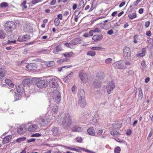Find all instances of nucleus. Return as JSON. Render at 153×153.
I'll return each mask as SVG.
<instances>
[{
    "label": "nucleus",
    "instance_id": "obj_49",
    "mask_svg": "<svg viewBox=\"0 0 153 153\" xmlns=\"http://www.w3.org/2000/svg\"><path fill=\"white\" fill-rule=\"evenodd\" d=\"M7 43L6 44H15L16 42V40H13V41H10L9 40H8L7 41Z\"/></svg>",
    "mask_w": 153,
    "mask_h": 153
},
{
    "label": "nucleus",
    "instance_id": "obj_55",
    "mask_svg": "<svg viewBox=\"0 0 153 153\" xmlns=\"http://www.w3.org/2000/svg\"><path fill=\"white\" fill-rule=\"evenodd\" d=\"M82 137H77L76 138V140L77 142L79 143H81L82 141Z\"/></svg>",
    "mask_w": 153,
    "mask_h": 153
},
{
    "label": "nucleus",
    "instance_id": "obj_32",
    "mask_svg": "<svg viewBox=\"0 0 153 153\" xmlns=\"http://www.w3.org/2000/svg\"><path fill=\"white\" fill-rule=\"evenodd\" d=\"M138 90L139 92L138 94V99L141 100L143 97V93L142 90L140 88H138Z\"/></svg>",
    "mask_w": 153,
    "mask_h": 153
},
{
    "label": "nucleus",
    "instance_id": "obj_44",
    "mask_svg": "<svg viewBox=\"0 0 153 153\" xmlns=\"http://www.w3.org/2000/svg\"><path fill=\"white\" fill-rule=\"evenodd\" d=\"M43 0H32L31 3L33 4H35L37 3L41 2Z\"/></svg>",
    "mask_w": 153,
    "mask_h": 153
},
{
    "label": "nucleus",
    "instance_id": "obj_28",
    "mask_svg": "<svg viewBox=\"0 0 153 153\" xmlns=\"http://www.w3.org/2000/svg\"><path fill=\"white\" fill-rule=\"evenodd\" d=\"M94 87L95 88H98L101 86V82L99 80L96 79L94 82L93 84Z\"/></svg>",
    "mask_w": 153,
    "mask_h": 153
},
{
    "label": "nucleus",
    "instance_id": "obj_51",
    "mask_svg": "<svg viewBox=\"0 0 153 153\" xmlns=\"http://www.w3.org/2000/svg\"><path fill=\"white\" fill-rule=\"evenodd\" d=\"M94 33L97 32L99 33L101 32V30L100 29L97 28H95L93 30Z\"/></svg>",
    "mask_w": 153,
    "mask_h": 153
},
{
    "label": "nucleus",
    "instance_id": "obj_2",
    "mask_svg": "<svg viewBox=\"0 0 153 153\" xmlns=\"http://www.w3.org/2000/svg\"><path fill=\"white\" fill-rule=\"evenodd\" d=\"M5 30L7 32H11L16 27L15 23L12 21H7L4 25Z\"/></svg>",
    "mask_w": 153,
    "mask_h": 153
},
{
    "label": "nucleus",
    "instance_id": "obj_6",
    "mask_svg": "<svg viewBox=\"0 0 153 153\" xmlns=\"http://www.w3.org/2000/svg\"><path fill=\"white\" fill-rule=\"evenodd\" d=\"M17 90V92H16L14 96L15 100L14 101H16L21 99L22 95V91L23 90L22 87L21 85H19L16 89Z\"/></svg>",
    "mask_w": 153,
    "mask_h": 153
},
{
    "label": "nucleus",
    "instance_id": "obj_62",
    "mask_svg": "<svg viewBox=\"0 0 153 153\" xmlns=\"http://www.w3.org/2000/svg\"><path fill=\"white\" fill-rule=\"evenodd\" d=\"M56 3V0H52V1L50 2V4L51 5H53L55 4Z\"/></svg>",
    "mask_w": 153,
    "mask_h": 153
},
{
    "label": "nucleus",
    "instance_id": "obj_4",
    "mask_svg": "<svg viewBox=\"0 0 153 153\" xmlns=\"http://www.w3.org/2000/svg\"><path fill=\"white\" fill-rule=\"evenodd\" d=\"M51 119L48 118L47 115L39 119L38 122L39 124L42 126H45L50 122Z\"/></svg>",
    "mask_w": 153,
    "mask_h": 153
},
{
    "label": "nucleus",
    "instance_id": "obj_38",
    "mask_svg": "<svg viewBox=\"0 0 153 153\" xmlns=\"http://www.w3.org/2000/svg\"><path fill=\"white\" fill-rule=\"evenodd\" d=\"M69 60L67 59H62L57 61V62L59 63H62L63 62H67Z\"/></svg>",
    "mask_w": 153,
    "mask_h": 153
},
{
    "label": "nucleus",
    "instance_id": "obj_53",
    "mask_svg": "<svg viewBox=\"0 0 153 153\" xmlns=\"http://www.w3.org/2000/svg\"><path fill=\"white\" fill-rule=\"evenodd\" d=\"M112 61V59L111 58H108L105 59V62L106 63L108 64L111 62Z\"/></svg>",
    "mask_w": 153,
    "mask_h": 153
},
{
    "label": "nucleus",
    "instance_id": "obj_61",
    "mask_svg": "<svg viewBox=\"0 0 153 153\" xmlns=\"http://www.w3.org/2000/svg\"><path fill=\"white\" fill-rule=\"evenodd\" d=\"M146 35L149 37H150L151 36V32L150 30H148L146 31Z\"/></svg>",
    "mask_w": 153,
    "mask_h": 153
},
{
    "label": "nucleus",
    "instance_id": "obj_46",
    "mask_svg": "<svg viewBox=\"0 0 153 153\" xmlns=\"http://www.w3.org/2000/svg\"><path fill=\"white\" fill-rule=\"evenodd\" d=\"M131 119L130 117H128L127 118L126 120V123L127 125L128 126L131 123Z\"/></svg>",
    "mask_w": 153,
    "mask_h": 153
},
{
    "label": "nucleus",
    "instance_id": "obj_16",
    "mask_svg": "<svg viewBox=\"0 0 153 153\" xmlns=\"http://www.w3.org/2000/svg\"><path fill=\"white\" fill-rule=\"evenodd\" d=\"M26 67L29 70H36L37 68V65L35 63H30L27 65Z\"/></svg>",
    "mask_w": 153,
    "mask_h": 153
},
{
    "label": "nucleus",
    "instance_id": "obj_5",
    "mask_svg": "<svg viewBox=\"0 0 153 153\" xmlns=\"http://www.w3.org/2000/svg\"><path fill=\"white\" fill-rule=\"evenodd\" d=\"M36 79V82L37 86L39 88H45L48 85V80L46 79H41L37 81Z\"/></svg>",
    "mask_w": 153,
    "mask_h": 153
},
{
    "label": "nucleus",
    "instance_id": "obj_13",
    "mask_svg": "<svg viewBox=\"0 0 153 153\" xmlns=\"http://www.w3.org/2000/svg\"><path fill=\"white\" fill-rule=\"evenodd\" d=\"M108 20H105L104 21L103 23L100 24V27L104 29H108L110 27V22H107Z\"/></svg>",
    "mask_w": 153,
    "mask_h": 153
},
{
    "label": "nucleus",
    "instance_id": "obj_47",
    "mask_svg": "<svg viewBox=\"0 0 153 153\" xmlns=\"http://www.w3.org/2000/svg\"><path fill=\"white\" fill-rule=\"evenodd\" d=\"M26 3V1L25 0L22 3H21V5L22 6V7L25 9H26L27 7V6L25 5Z\"/></svg>",
    "mask_w": 153,
    "mask_h": 153
},
{
    "label": "nucleus",
    "instance_id": "obj_34",
    "mask_svg": "<svg viewBox=\"0 0 153 153\" xmlns=\"http://www.w3.org/2000/svg\"><path fill=\"white\" fill-rule=\"evenodd\" d=\"M55 65V62L53 61H50L46 63V65L48 67H51L54 66Z\"/></svg>",
    "mask_w": 153,
    "mask_h": 153
},
{
    "label": "nucleus",
    "instance_id": "obj_42",
    "mask_svg": "<svg viewBox=\"0 0 153 153\" xmlns=\"http://www.w3.org/2000/svg\"><path fill=\"white\" fill-rule=\"evenodd\" d=\"M60 21L58 18H56L54 20V24L56 26H58L59 23Z\"/></svg>",
    "mask_w": 153,
    "mask_h": 153
},
{
    "label": "nucleus",
    "instance_id": "obj_15",
    "mask_svg": "<svg viewBox=\"0 0 153 153\" xmlns=\"http://www.w3.org/2000/svg\"><path fill=\"white\" fill-rule=\"evenodd\" d=\"M79 76L80 79L82 81L85 80L87 78V74L83 71L79 72Z\"/></svg>",
    "mask_w": 153,
    "mask_h": 153
},
{
    "label": "nucleus",
    "instance_id": "obj_19",
    "mask_svg": "<svg viewBox=\"0 0 153 153\" xmlns=\"http://www.w3.org/2000/svg\"><path fill=\"white\" fill-rule=\"evenodd\" d=\"M12 136L11 135H7L3 139L2 143L5 144L10 141L12 139Z\"/></svg>",
    "mask_w": 153,
    "mask_h": 153
},
{
    "label": "nucleus",
    "instance_id": "obj_17",
    "mask_svg": "<svg viewBox=\"0 0 153 153\" xmlns=\"http://www.w3.org/2000/svg\"><path fill=\"white\" fill-rule=\"evenodd\" d=\"M30 36L28 34H26L23 36L22 37L19 36L17 39V41L19 42L25 41L30 39Z\"/></svg>",
    "mask_w": 153,
    "mask_h": 153
},
{
    "label": "nucleus",
    "instance_id": "obj_3",
    "mask_svg": "<svg viewBox=\"0 0 153 153\" xmlns=\"http://www.w3.org/2000/svg\"><path fill=\"white\" fill-rule=\"evenodd\" d=\"M53 99L51 102L53 101L56 103H58L61 100V94L58 90L54 91L53 95Z\"/></svg>",
    "mask_w": 153,
    "mask_h": 153
},
{
    "label": "nucleus",
    "instance_id": "obj_26",
    "mask_svg": "<svg viewBox=\"0 0 153 153\" xmlns=\"http://www.w3.org/2000/svg\"><path fill=\"white\" fill-rule=\"evenodd\" d=\"M115 64L116 65V68H117L122 69L124 68V66L122 63V61H120L116 62Z\"/></svg>",
    "mask_w": 153,
    "mask_h": 153
},
{
    "label": "nucleus",
    "instance_id": "obj_1",
    "mask_svg": "<svg viewBox=\"0 0 153 153\" xmlns=\"http://www.w3.org/2000/svg\"><path fill=\"white\" fill-rule=\"evenodd\" d=\"M78 121L76 122L74 120L72 122V117L68 113L66 114L62 119L61 124L62 126V127L64 129H68L69 128L72 123H77Z\"/></svg>",
    "mask_w": 153,
    "mask_h": 153
},
{
    "label": "nucleus",
    "instance_id": "obj_63",
    "mask_svg": "<svg viewBox=\"0 0 153 153\" xmlns=\"http://www.w3.org/2000/svg\"><path fill=\"white\" fill-rule=\"evenodd\" d=\"M144 9L142 8H140L138 11L139 13L140 14H142L143 13Z\"/></svg>",
    "mask_w": 153,
    "mask_h": 153
},
{
    "label": "nucleus",
    "instance_id": "obj_20",
    "mask_svg": "<svg viewBox=\"0 0 153 153\" xmlns=\"http://www.w3.org/2000/svg\"><path fill=\"white\" fill-rule=\"evenodd\" d=\"M103 35H96L93 37L92 39L94 40L95 42L100 41L103 38Z\"/></svg>",
    "mask_w": 153,
    "mask_h": 153
},
{
    "label": "nucleus",
    "instance_id": "obj_9",
    "mask_svg": "<svg viewBox=\"0 0 153 153\" xmlns=\"http://www.w3.org/2000/svg\"><path fill=\"white\" fill-rule=\"evenodd\" d=\"M115 87V85L113 81H110L108 83L106 88L108 94H110L111 93V91Z\"/></svg>",
    "mask_w": 153,
    "mask_h": 153
},
{
    "label": "nucleus",
    "instance_id": "obj_54",
    "mask_svg": "<svg viewBox=\"0 0 153 153\" xmlns=\"http://www.w3.org/2000/svg\"><path fill=\"white\" fill-rule=\"evenodd\" d=\"M64 56L66 57H70L71 56L72 54L71 53H68L67 54L66 53L64 54Z\"/></svg>",
    "mask_w": 153,
    "mask_h": 153
},
{
    "label": "nucleus",
    "instance_id": "obj_64",
    "mask_svg": "<svg viewBox=\"0 0 153 153\" xmlns=\"http://www.w3.org/2000/svg\"><path fill=\"white\" fill-rule=\"evenodd\" d=\"M103 131L102 130H100L98 131L97 132V134L99 135H101L102 134V133Z\"/></svg>",
    "mask_w": 153,
    "mask_h": 153
},
{
    "label": "nucleus",
    "instance_id": "obj_60",
    "mask_svg": "<svg viewBox=\"0 0 153 153\" xmlns=\"http://www.w3.org/2000/svg\"><path fill=\"white\" fill-rule=\"evenodd\" d=\"M107 33L109 35H111L113 33V31L111 29L107 31Z\"/></svg>",
    "mask_w": 153,
    "mask_h": 153
},
{
    "label": "nucleus",
    "instance_id": "obj_35",
    "mask_svg": "<svg viewBox=\"0 0 153 153\" xmlns=\"http://www.w3.org/2000/svg\"><path fill=\"white\" fill-rule=\"evenodd\" d=\"M111 134L113 136H117L119 134V132H118L116 130L114 129L111 131Z\"/></svg>",
    "mask_w": 153,
    "mask_h": 153
},
{
    "label": "nucleus",
    "instance_id": "obj_21",
    "mask_svg": "<svg viewBox=\"0 0 153 153\" xmlns=\"http://www.w3.org/2000/svg\"><path fill=\"white\" fill-rule=\"evenodd\" d=\"M71 130L73 132H80L83 131V128L80 127L76 126L72 127Z\"/></svg>",
    "mask_w": 153,
    "mask_h": 153
},
{
    "label": "nucleus",
    "instance_id": "obj_41",
    "mask_svg": "<svg viewBox=\"0 0 153 153\" xmlns=\"http://www.w3.org/2000/svg\"><path fill=\"white\" fill-rule=\"evenodd\" d=\"M121 151L120 148L119 146L116 147L114 149V153H120Z\"/></svg>",
    "mask_w": 153,
    "mask_h": 153
},
{
    "label": "nucleus",
    "instance_id": "obj_33",
    "mask_svg": "<svg viewBox=\"0 0 153 153\" xmlns=\"http://www.w3.org/2000/svg\"><path fill=\"white\" fill-rule=\"evenodd\" d=\"M99 119V118L98 117L97 114H95L93 117L92 119V122L94 123H96L98 122V120Z\"/></svg>",
    "mask_w": 153,
    "mask_h": 153
},
{
    "label": "nucleus",
    "instance_id": "obj_23",
    "mask_svg": "<svg viewBox=\"0 0 153 153\" xmlns=\"http://www.w3.org/2000/svg\"><path fill=\"white\" fill-rule=\"evenodd\" d=\"M122 126V123L120 121H117L113 124L114 128L118 129L120 128Z\"/></svg>",
    "mask_w": 153,
    "mask_h": 153
},
{
    "label": "nucleus",
    "instance_id": "obj_48",
    "mask_svg": "<svg viewBox=\"0 0 153 153\" xmlns=\"http://www.w3.org/2000/svg\"><path fill=\"white\" fill-rule=\"evenodd\" d=\"M102 48L100 47H93L91 48V49L92 50H100V49H101Z\"/></svg>",
    "mask_w": 153,
    "mask_h": 153
},
{
    "label": "nucleus",
    "instance_id": "obj_24",
    "mask_svg": "<svg viewBox=\"0 0 153 153\" xmlns=\"http://www.w3.org/2000/svg\"><path fill=\"white\" fill-rule=\"evenodd\" d=\"M37 126L36 125H32L29 126L28 130L30 132L36 131L37 130Z\"/></svg>",
    "mask_w": 153,
    "mask_h": 153
},
{
    "label": "nucleus",
    "instance_id": "obj_52",
    "mask_svg": "<svg viewBox=\"0 0 153 153\" xmlns=\"http://www.w3.org/2000/svg\"><path fill=\"white\" fill-rule=\"evenodd\" d=\"M141 1V0H137L133 2V5L135 6H137L138 4L140 3Z\"/></svg>",
    "mask_w": 153,
    "mask_h": 153
},
{
    "label": "nucleus",
    "instance_id": "obj_56",
    "mask_svg": "<svg viewBox=\"0 0 153 153\" xmlns=\"http://www.w3.org/2000/svg\"><path fill=\"white\" fill-rule=\"evenodd\" d=\"M150 22L149 21H148L146 22L145 23V26L146 28H147L149 27V26L150 25Z\"/></svg>",
    "mask_w": 153,
    "mask_h": 153
},
{
    "label": "nucleus",
    "instance_id": "obj_29",
    "mask_svg": "<svg viewBox=\"0 0 153 153\" xmlns=\"http://www.w3.org/2000/svg\"><path fill=\"white\" fill-rule=\"evenodd\" d=\"M88 132L91 135L94 136L95 135V132L93 127H91L87 130Z\"/></svg>",
    "mask_w": 153,
    "mask_h": 153
},
{
    "label": "nucleus",
    "instance_id": "obj_10",
    "mask_svg": "<svg viewBox=\"0 0 153 153\" xmlns=\"http://www.w3.org/2000/svg\"><path fill=\"white\" fill-rule=\"evenodd\" d=\"M36 78H33L31 81H30V78H27L24 79L22 81V84L24 86H29L32 82H36Z\"/></svg>",
    "mask_w": 153,
    "mask_h": 153
},
{
    "label": "nucleus",
    "instance_id": "obj_7",
    "mask_svg": "<svg viewBox=\"0 0 153 153\" xmlns=\"http://www.w3.org/2000/svg\"><path fill=\"white\" fill-rule=\"evenodd\" d=\"M123 57L126 59H129L131 57V53L129 48L125 47L123 49Z\"/></svg>",
    "mask_w": 153,
    "mask_h": 153
},
{
    "label": "nucleus",
    "instance_id": "obj_59",
    "mask_svg": "<svg viewBox=\"0 0 153 153\" xmlns=\"http://www.w3.org/2000/svg\"><path fill=\"white\" fill-rule=\"evenodd\" d=\"M145 55L144 54V53H137V57H143Z\"/></svg>",
    "mask_w": 153,
    "mask_h": 153
},
{
    "label": "nucleus",
    "instance_id": "obj_37",
    "mask_svg": "<svg viewBox=\"0 0 153 153\" xmlns=\"http://www.w3.org/2000/svg\"><path fill=\"white\" fill-rule=\"evenodd\" d=\"M8 6V3L6 2H2L0 4V7L3 8L7 7Z\"/></svg>",
    "mask_w": 153,
    "mask_h": 153
},
{
    "label": "nucleus",
    "instance_id": "obj_18",
    "mask_svg": "<svg viewBox=\"0 0 153 153\" xmlns=\"http://www.w3.org/2000/svg\"><path fill=\"white\" fill-rule=\"evenodd\" d=\"M78 98H85V92L82 89H79L78 94Z\"/></svg>",
    "mask_w": 153,
    "mask_h": 153
},
{
    "label": "nucleus",
    "instance_id": "obj_58",
    "mask_svg": "<svg viewBox=\"0 0 153 153\" xmlns=\"http://www.w3.org/2000/svg\"><path fill=\"white\" fill-rule=\"evenodd\" d=\"M36 139L34 138H31L29 140H27V143H30L32 142H34Z\"/></svg>",
    "mask_w": 153,
    "mask_h": 153
},
{
    "label": "nucleus",
    "instance_id": "obj_14",
    "mask_svg": "<svg viewBox=\"0 0 153 153\" xmlns=\"http://www.w3.org/2000/svg\"><path fill=\"white\" fill-rule=\"evenodd\" d=\"M78 104L81 107H84L86 105L85 98H78Z\"/></svg>",
    "mask_w": 153,
    "mask_h": 153
},
{
    "label": "nucleus",
    "instance_id": "obj_40",
    "mask_svg": "<svg viewBox=\"0 0 153 153\" xmlns=\"http://www.w3.org/2000/svg\"><path fill=\"white\" fill-rule=\"evenodd\" d=\"M5 36V34L3 31L0 30V38L1 39H4Z\"/></svg>",
    "mask_w": 153,
    "mask_h": 153
},
{
    "label": "nucleus",
    "instance_id": "obj_30",
    "mask_svg": "<svg viewBox=\"0 0 153 153\" xmlns=\"http://www.w3.org/2000/svg\"><path fill=\"white\" fill-rule=\"evenodd\" d=\"M58 108L55 105L53 106L52 110V112L53 117H55L54 114H56L58 112Z\"/></svg>",
    "mask_w": 153,
    "mask_h": 153
},
{
    "label": "nucleus",
    "instance_id": "obj_12",
    "mask_svg": "<svg viewBox=\"0 0 153 153\" xmlns=\"http://www.w3.org/2000/svg\"><path fill=\"white\" fill-rule=\"evenodd\" d=\"M27 127L25 125H22L19 126L17 129V132L20 134H24L26 131Z\"/></svg>",
    "mask_w": 153,
    "mask_h": 153
},
{
    "label": "nucleus",
    "instance_id": "obj_57",
    "mask_svg": "<svg viewBox=\"0 0 153 153\" xmlns=\"http://www.w3.org/2000/svg\"><path fill=\"white\" fill-rule=\"evenodd\" d=\"M138 36L137 35H135L134 36V42L135 43H137V41L136 40V39L137 38Z\"/></svg>",
    "mask_w": 153,
    "mask_h": 153
},
{
    "label": "nucleus",
    "instance_id": "obj_25",
    "mask_svg": "<svg viewBox=\"0 0 153 153\" xmlns=\"http://www.w3.org/2000/svg\"><path fill=\"white\" fill-rule=\"evenodd\" d=\"M62 50V46L61 45H58L53 49V52L54 53H57L59 52L60 51Z\"/></svg>",
    "mask_w": 153,
    "mask_h": 153
},
{
    "label": "nucleus",
    "instance_id": "obj_11",
    "mask_svg": "<svg viewBox=\"0 0 153 153\" xmlns=\"http://www.w3.org/2000/svg\"><path fill=\"white\" fill-rule=\"evenodd\" d=\"M51 131L52 134L55 136H59L61 133V130L59 127H54L53 128Z\"/></svg>",
    "mask_w": 153,
    "mask_h": 153
},
{
    "label": "nucleus",
    "instance_id": "obj_31",
    "mask_svg": "<svg viewBox=\"0 0 153 153\" xmlns=\"http://www.w3.org/2000/svg\"><path fill=\"white\" fill-rule=\"evenodd\" d=\"M6 84L10 87H13L14 85L12 83L11 81L9 79H6L5 80Z\"/></svg>",
    "mask_w": 153,
    "mask_h": 153
},
{
    "label": "nucleus",
    "instance_id": "obj_50",
    "mask_svg": "<svg viewBox=\"0 0 153 153\" xmlns=\"http://www.w3.org/2000/svg\"><path fill=\"white\" fill-rule=\"evenodd\" d=\"M41 134H39V133H36L35 134H33L31 135V137H38L41 136Z\"/></svg>",
    "mask_w": 153,
    "mask_h": 153
},
{
    "label": "nucleus",
    "instance_id": "obj_27",
    "mask_svg": "<svg viewBox=\"0 0 153 153\" xmlns=\"http://www.w3.org/2000/svg\"><path fill=\"white\" fill-rule=\"evenodd\" d=\"M6 75L5 70L3 68H0V81L2 79V77Z\"/></svg>",
    "mask_w": 153,
    "mask_h": 153
},
{
    "label": "nucleus",
    "instance_id": "obj_36",
    "mask_svg": "<svg viewBox=\"0 0 153 153\" xmlns=\"http://www.w3.org/2000/svg\"><path fill=\"white\" fill-rule=\"evenodd\" d=\"M128 17L130 19H132L137 17V15L136 13H133L132 14H128Z\"/></svg>",
    "mask_w": 153,
    "mask_h": 153
},
{
    "label": "nucleus",
    "instance_id": "obj_8",
    "mask_svg": "<svg viewBox=\"0 0 153 153\" xmlns=\"http://www.w3.org/2000/svg\"><path fill=\"white\" fill-rule=\"evenodd\" d=\"M48 83L49 86L53 88H56L58 87L59 85L57 79L54 78L50 79Z\"/></svg>",
    "mask_w": 153,
    "mask_h": 153
},
{
    "label": "nucleus",
    "instance_id": "obj_43",
    "mask_svg": "<svg viewBox=\"0 0 153 153\" xmlns=\"http://www.w3.org/2000/svg\"><path fill=\"white\" fill-rule=\"evenodd\" d=\"M26 139V138L25 137H23L20 138L17 140V142L18 143H21L22 141H25Z\"/></svg>",
    "mask_w": 153,
    "mask_h": 153
},
{
    "label": "nucleus",
    "instance_id": "obj_39",
    "mask_svg": "<svg viewBox=\"0 0 153 153\" xmlns=\"http://www.w3.org/2000/svg\"><path fill=\"white\" fill-rule=\"evenodd\" d=\"M96 54L95 52L93 51H89L88 52L87 55L88 56H94Z\"/></svg>",
    "mask_w": 153,
    "mask_h": 153
},
{
    "label": "nucleus",
    "instance_id": "obj_22",
    "mask_svg": "<svg viewBox=\"0 0 153 153\" xmlns=\"http://www.w3.org/2000/svg\"><path fill=\"white\" fill-rule=\"evenodd\" d=\"M81 41L82 40L80 38H77L71 41V44L74 45H75L81 43Z\"/></svg>",
    "mask_w": 153,
    "mask_h": 153
},
{
    "label": "nucleus",
    "instance_id": "obj_45",
    "mask_svg": "<svg viewBox=\"0 0 153 153\" xmlns=\"http://www.w3.org/2000/svg\"><path fill=\"white\" fill-rule=\"evenodd\" d=\"M64 45H65L68 47V48H72V47H71V46H73V45H72L71 44V41L69 43H65L64 44Z\"/></svg>",
    "mask_w": 153,
    "mask_h": 153
}]
</instances>
